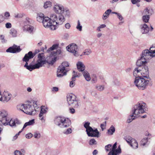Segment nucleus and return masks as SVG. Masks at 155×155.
Returning <instances> with one entry per match:
<instances>
[{
    "instance_id": "nucleus-1",
    "label": "nucleus",
    "mask_w": 155,
    "mask_h": 155,
    "mask_svg": "<svg viewBox=\"0 0 155 155\" xmlns=\"http://www.w3.org/2000/svg\"><path fill=\"white\" fill-rule=\"evenodd\" d=\"M61 51L60 50H58L52 52L50 55V58L51 60L49 62L44 59L45 57L43 53H39L38 55V59L37 61V63L34 65L30 64L28 65V62L30 59L33 58L32 51H29L28 54H25L23 59V61L26 62L24 66L27 69L30 71H31L34 69H38L42 67L44 64H46L47 63H48L50 64H53L56 61V55L57 54H60Z\"/></svg>"
},
{
    "instance_id": "nucleus-2",
    "label": "nucleus",
    "mask_w": 155,
    "mask_h": 155,
    "mask_svg": "<svg viewBox=\"0 0 155 155\" xmlns=\"http://www.w3.org/2000/svg\"><path fill=\"white\" fill-rule=\"evenodd\" d=\"M146 108V104L142 102H141L134 105L132 111V114L129 117L127 120V122H131L136 118L140 116V114L144 113V110Z\"/></svg>"
},
{
    "instance_id": "nucleus-3",
    "label": "nucleus",
    "mask_w": 155,
    "mask_h": 155,
    "mask_svg": "<svg viewBox=\"0 0 155 155\" xmlns=\"http://www.w3.org/2000/svg\"><path fill=\"white\" fill-rule=\"evenodd\" d=\"M14 120H12L8 116V111L5 110H0V125L6 126L9 125L11 127L15 126Z\"/></svg>"
},
{
    "instance_id": "nucleus-4",
    "label": "nucleus",
    "mask_w": 155,
    "mask_h": 155,
    "mask_svg": "<svg viewBox=\"0 0 155 155\" xmlns=\"http://www.w3.org/2000/svg\"><path fill=\"white\" fill-rule=\"evenodd\" d=\"M142 77L135 78L134 84L136 87L140 90H144L146 88L149 83V81L147 79L149 77L147 75H144Z\"/></svg>"
},
{
    "instance_id": "nucleus-5",
    "label": "nucleus",
    "mask_w": 155,
    "mask_h": 155,
    "mask_svg": "<svg viewBox=\"0 0 155 155\" xmlns=\"http://www.w3.org/2000/svg\"><path fill=\"white\" fill-rule=\"evenodd\" d=\"M54 124L61 128L68 127L71 124V120L63 117H57L54 120Z\"/></svg>"
},
{
    "instance_id": "nucleus-6",
    "label": "nucleus",
    "mask_w": 155,
    "mask_h": 155,
    "mask_svg": "<svg viewBox=\"0 0 155 155\" xmlns=\"http://www.w3.org/2000/svg\"><path fill=\"white\" fill-rule=\"evenodd\" d=\"M18 109L22 111L25 113L29 115H33L35 112V109L32 106L31 102L28 104H23L18 105L17 106Z\"/></svg>"
},
{
    "instance_id": "nucleus-7",
    "label": "nucleus",
    "mask_w": 155,
    "mask_h": 155,
    "mask_svg": "<svg viewBox=\"0 0 155 155\" xmlns=\"http://www.w3.org/2000/svg\"><path fill=\"white\" fill-rule=\"evenodd\" d=\"M90 123L88 122H85L84 124V127L86 129L88 136L89 137H99V132L97 129L94 130L90 126Z\"/></svg>"
},
{
    "instance_id": "nucleus-8",
    "label": "nucleus",
    "mask_w": 155,
    "mask_h": 155,
    "mask_svg": "<svg viewBox=\"0 0 155 155\" xmlns=\"http://www.w3.org/2000/svg\"><path fill=\"white\" fill-rule=\"evenodd\" d=\"M69 66V64L67 62H63L61 65L59 66L57 71V76L61 78L67 74V72L69 71L66 68Z\"/></svg>"
},
{
    "instance_id": "nucleus-9",
    "label": "nucleus",
    "mask_w": 155,
    "mask_h": 155,
    "mask_svg": "<svg viewBox=\"0 0 155 155\" xmlns=\"http://www.w3.org/2000/svg\"><path fill=\"white\" fill-rule=\"evenodd\" d=\"M134 76L135 78L139 77H142V75L143 76L145 75H148L149 74L148 68L147 66H143V67H138L136 68L133 71Z\"/></svg>"
},
{
    "instance_id": "nucleus-10",
    "label": "nucleus",
    "mask_w": 155,
    "mask_h": 155,
    "mask_svg": "<svg viewBox=\"0 0 155 155\" xmlns=\"http://www.w3.org/2000/svg\"><path fill=\"white\" fill-rule=\"evenodd\" d=\"M68 105L74 108H78L79 105L76 96L72 94H69L67 96Z\"/></svg>"
},
{
    "instance_id": "nucleus-11",
    "label": "nucleus",
    "mask_w": 155,
    "mask_h": 155,
    "mask_svg": "<svg viewBox=\"0 0 155 155\" xmlns=\"http://www.w3.org/2000/svg\"><path fill=\"white\" fill-rule=\"evenodd\" d=\"M51 19L52 22L54 23V24L57 25H61L65 21L64 16L61 15L58 17L55 14H52L51 15Z\"/></svg>"
},
{
    "instance_id": "nucleus-12",
    "label": "nucleus",
    "mask_w": 155,
    "mask_h": 155,
    "mask_svg": "<svg viewBox=\"0 0 155 155\" xmlns=\"http://www.w3.org/2000/svg\"><path fill=\"white\" fill-rule=\"evenodd\" d=\"M66 49L68 51L73 53L74 56H77L78 48L76 44L73 43L70 44L66 47Z\"/></svg>"
},
{
    "instance_id": "nucleus-13",
    "label": "nucleus",
    "mask_w": 155,
    "mask_h": 155,
    "mask_svg": "<svg viewBox=\"0 0 155 155\" xmlns=\"http://www.w3.org/2000/svg\"><path fill=\"white\" fill-rule=\"evenodd\" d=\"M125 140L134 149H136L138 147V144L137 141L130 137H128Z\"/></svg>"
},
{
    "instance_id": "nucleus-14",
    "label": "nucleus",
    "mask_w": 155,
    "mask_h": 155,
    "mask_svg": "<svg viewBox=\"0 0 155 155\" xmlns=\"http://www.w3.org/2000/svg\"><path fill=\"white\" fill-rule=\"evenodd\" d=\"M12 95L8 92L4 91L2 93L0 92V101H8L11 99Z\"/></svg>"
},
{
    "instance_id": "nucleus-15",
    "label": "nucleus",
    "mask_w": 155,
    "mask_h": 155,
    "mask_svg": "<svg viewBox=\"0 0 155 155\" xmlns=\"http://www.w3.org/2000/svg\"><path fill=\"white\" fill-rule=\"evenodd\" d=\"M53 9L56 13L61 15L64 13L65 11L63 6L58 4H56L54 5Z\"/></svg>"
},
{
    "instance_id": "nucleus-16",
    "label": "nucleus",
    "mask_w": 155,
    "mask_h": 155,
    "mask_svg": "<svg viewBox=\"0 0 155 155\" xmlns=\"http://www.w3.org/2000/svg\"><path fill=\"white\" fill-rule=\"evenodd\" d=\"M117 143H115L111 147V150L108 153L107 155H118L121 153L120 149L116 150Z\"/></svg>"
},
{
    "instance_id": "nucleus-17",
    "label": "nucleus",
    "mask_w": 155,
    "mask_h": 155,
    "mask_svg": "<svg viewBox=\"0 0 155 155\" xmlns=\"http://www.w3.org/2000/svg\"><path fill=\"white\" fill-rule=\"evenodd\" d=\"M141 56L143 57V58L147 60L154 57L153 56L152 53L148 49L145 50L143 51Z\"/></svg>"
},
{
    "instance_id": "nucleus-18",
    "label": "nucleus",
    "mask_w": 155,
    "mask_h": 155,
    "mask_svg": "<svg viewBox=\"0 0 155 155\" xmlns=\"http://www.w3.org/2000/svg\"><path fill=\"white\" fill-rule=\"evenodd\" d=\"M21 51L19 46H18L16 45H14L12 47H10L8 48L6 51L7 52H10L12 53H16L20 52Z\"/></svg>"
},
{
    "instance_id": "nucleus-19",
    "label": "nucleus",
    "mask_w": 155,
    "mask_h": 155,
    "mask_svg": "<svg viewBox=\"0 0 155 155\" xmlns=\"http://www.w3.org/2000/svg\"><path fill=\"white\" fill-rule=\"evenodd\" d=\"M51 18H50L48 17H45L44 18V20L42 21V23L44 27L48 28L52 23L51 22Z\"/></svg>"
},
{
    "instance_id": "nucleus-20",
    "label": "nucleus",
    "mask_w": 155,
    "mask_h": 155,
    "mask_svg": "<svg viewBox=\"0 0 155 155\" xmlns=\"http://www.w3.org/2000/svg\"><path fill=\"white\" fill-rule=\"evenodd\" d=\"M141 31L142 34H147L149 31V28L147 25L144 24L140 25Z\"/></svg>"
},
{
    "instance_id": "nucleus-21",
    "label": "nucleus",
    "mask_w": 155,
    "mask_h": 155,
    "mask_svg": "<svg viewBox=\"0 0 155 155\" xmlns=\"http://www.w3.org/2000/svg\"><path fill=\"white\" fill-rule=\"evenodd\" d=\"M150 11V10H148L147 8L144 10L145 14H146V15L142 17V19L144 22L147 23L148 21L150 18V16L149 15H147V14H149Z\"/></svg>"
},
{
    "instance_id": "nucleus-22",
    "label": "nucleus",
    "mask_w": 155,
    "mask_h": 155,
    "mask_svg": "<svg viewBox=\"0 0 155 155\" xmlns=\"http://www.w3.org/2000/svg\"><path fill=\"white\" fill-rule=\"evenodd\" d=\"M147 62V60L143 58V57L141 56L140 58L137 60L136 64L139 67L142 66V65L144 64Z\"/></svg>"
},
{
    "instance_id": "nucleus-23",
    "label": "nucleus",
    "mask_w": 155,
    "mask_h": 155,
    "mask_svg": "<svg viewBox=\"0 0 155 155\" xmlns=\"http://www.w3.org/2000/svg\"><path fill=\"white\" fill-rule=\"evenodd\" d=\"M22 28L24 31H27L30 33L32 32L34 29L33 26L29 25H24Z\"/></svg>"
},
{
    "instance_id": "nucleus-24",
    "label": "nucleus",
    "mask_w": 155,
    "mask_h": 155,
    "mask_svg": "<svg viewBox=\"0 0 155 155\" xmlns=\"http://www.w3.org/2000/svg\"><path fill=\"white\" fill-rule=\"evenodd\" d=\"M77 66L78 69L79 71H83L85 70V66L81 61H79L77 63Z\"/></svg>"
},
{
    "instance_id": "nucleus-25",
    "label": "nucleus",
    "mask_w": 155,
    "mask_h": 155,
    "mask_svg": "<svg viewBox=\"0 0 155 155\" xmlns=\"http://www.w3.org/2000/svg\"><path fill=\"white\" fill-rule=\"evenodd\" d=\"M45 17L44 15L42 13H38L37 15V20L39 22H42V21L44 20Z\"/></svg>"
},
{
    "instance_id": "nucleus-26",
    "label": "nucleus",
    "mask_w": 155,
    "mask_h": 155,
    "mask_svg": "<svg viewBox=\"0 0 155 155\" xmlns=\"http://www.w3.org/2000/svg\"><path fill=\"white\" fill-rule=\"evenodd\" d=\"M79 76L77 75H73L71 78V81L70 83V86L71 87H73L75 84V81L76 80L75 78L79 77Z\"/></svg>"
},
{
    "instance_id": "nucleus-27",
    "label": "nucleus",
    "mask_w": 155,
    "mask_h": 155,
    "mask_svg": "<svg viewBox=\"0 0 155 155\" xmlns=\"http://www.w3.org/2000/svg\"><path fill=\"white\" fill-rule=\"evenodd\" d=\"M112 10L110 9H108L104 13L102 18L103 20H105L108 18L109 15L111 12Z\"/></svg>"
},
{
    "instance_id": "nucleus-28",
    "label": "nucleus",
    "mask_w": 155,
    "mask_h": 155,
    "mask_svg": "<svg viewBox=\"0 0 155 155\" xmlns=\"http://www.w3.org/2000/svg\"><path fill=\"white\" fill-rule=\"evenodd\" d=\"M9 34L11 37H15L17 36V31L14 28H12L10 31Z\"/></svg>"
},
{
    "instance_id": "nucleus-29",
    "label": "nucleus",
    "mask_w": 155,
    "mask_h": 155,
    "mask_svg": "<svg viewBox=\"0 0 155 155\" xmlns=\"http://www.w3.org/2000/svg\"><path fill=\"white\" fill-rule=\"evenodd\" d=\"M83 74L84 78L87 81H89L90 80L91 77L87 71H84Z\"/></svg>"
},
{
    "instance_id": "nucleus-30",
    "label": "nucleus",
    "mask_w": 155,
    "mask_h": 155,
    "mask_svg": "<svg viewBox=\"0 0 155 155\" xmlns=\"http://www.w3.org/2000/svg\"><path fill=\"white\" fill-rule=\"evenodd\" d=\"M35 123V120L34 119H32L30 120L28 122L25 123L22 128V130L25 128L27 126H30L33 125Z\"/></svg>"
},
{
    "instance_id": "nucleus-31",
    "label": "nucleus",
    "mask_w": 155,
    "mask_h": 155,
    "mask_svg": "<svg viewBox=\"0 0 155 155\" xmlns=\"http://www.w3.org/2000/svg\"><path fill=\"white\" fill-rule=\"evenodd\" d=\"M115 128L112 125L108 130L107 133L110 135H112L115 131Z\"/></svg>"
},
{
    "instance_id": "nucleus-32",
    "label": "nucleus",
    "mask_w": 155,
    "mask_h": 155,
    "mask_svg": "<svg viewBox=\"0 0 155 155\" xmlns=\"http://www.w3.org/2000/svg\"><path fill=\"white\" fill-rule=\"evenodd\" d=\"M52 6V3L50 1H48L45 2L44 3L43 7L46 9L51 7Z\"/></svg>"
},
{
    "instance_id": "nucleus-33",
    "label": "nucleus",
    "mask_w": 155,
    "mask_h": 155,
    "mask_svg": "<svg viewBox=\"0 0 155 155\" xmlns=\"http://www.w3.org/2000/svg\"><path fill=\"white\" fill-rule=\"evenodd\" d=\"M148 142L147 137L144 138L141 140L140 143V145L144 146Z\"/></svg>"
},
{
    "instance_id": "nucleus-34",
    "label": "nucleus",
    "mask_w": 155,
    "mask_h": 155,
    "mask_svg": "<svg viewBox=\"0 0 155 155\" xmlns=\"http://www.w3.org/2000/svg\"><path fill=\"white\" fill-rule=\"evenodd\" d=\"M150 51L152 53L153 56L155 57V45H153L149 49Z\"/></svg>"
},
{
    "instance_id": "nucleus-35",
    "label": "nucleus",
    "mask_w": 155,
    "mask_h": 155,
    "mask_svg": "<svg viewBox=\"0 0 155 155\" xmlns=\"http://www.w3.org/2000/svg\"><path fill=\"white\" fill-rule=\"evenodd\" d=\"M58 47V45L54 44V45L52 47L49 48L48 50V52H50L51 51H53L55 49H57Z\"/></svg>"
},
{
    "instance_id": "nucleus-36",
    "label": "nucleus",
    "mask_w": 155,
    "mask_h": 155,
    "mask_svg": "<svg viewBox=\"0 0 155 155\" xmlns=\"http://www.w3.org/2000/svg\"><path fill=\"white\" fill-rule=\"evenodd\" d=\"M23 152L24 151L22 150H21V151L16 150L14 152V155H24Z\"/></svg>"
},
{
    "instance_id": "nucleus-37",
    "label": "nucleus",
    "mask_w": 155,
    "mask_h": 155,
    "mask_svg": "<svg viewBox=\"0 0 155 155\" xmlns=\"http://www.w3.org/2000/svg\"><path fill=\"white\" fill-rule=\"evenodd\" d=\"M91 51L90 49H86L82 53V55L80 56H82L83 55V54L84 55H89L91 53Z\"/></svg>"
},
{
    "instance_id": "nucleus-38",
    "label": "nucleus",
    "mask_w": 155,
    "mask_h": 155,
    "mask_svg": "<svg viewBox=\"0 0 155 155\" xmlns=\"http://www.w3.org/2000/svg\"><path fill=\"white\" fill-rule=\"evenodd\" d=\"M89 144L91 145H96L97 144V142L94 139H91L89 142Z\"/></svg>"
},
{
    "instance_id": "nucleus-39",
    "label": "nucleus",
    "mask_w": 155,
    "mask_h": 155,
    "mask_svg": "<svg viewBox=\"0 0 155 155\" xmlns=\"http://www.w3.org/2000/svg\"><path fill=\"white\" fill-rule=\"evenodd\" d=\"M112 145L111 144H108L105 146V149L107 151H109L111 150Z\"/></svg>"
},
{
    "instance_id": "nucleus-40",
    "label": "nucleus",
    "mask_w": 155,
    "mask_h": 155,
    "mask_svg": "<svg viewBox=\"0 0 155 155\" xmlns=\"http://www.w3.org/2000/svg\"><path fill=\"white\" fill-rule=\"evenodd\" d=\"M76 28L79 31H81L82 29V26L81 25L79 20H78V25L76 27Z\"/></svg>"
},
{
    "instance_id": "nucleus-41",
    "label": "nucleus",
    "mask_w": 155,
    "mask_h": 155,
    "mask_svg": "<svg viewBox=\"0 0 155 155\" xmlns=\"http://www.w3.org/2000/svg\"><path fill=\"white\" fill-rule=\"evenodd\" d=\"M57 25L54 24V23L53 22H52V23L51 25L48 28H49L50 29L52 30H54L56 29V26Z\"/></svg>"
},
{
    "instance_id": "nucleus-42",
    "label": "nucleus",
    "mask_w": 155,
    "mask_h": 155,
    "mask_svg": "<svg viewBox=\"0 0 155 155\" xmlns=\"http://www.w3.org/2000/svg\"><path fill=\"white\" fill-rule=\"evenodd\" d=\"M96 88L98 90L100 91H102L104 90V85H99L98 86H96Z\"/></svg>"
},
{
    "instance_id": "nucleus-43",
    "label": "nucleus",
    "mask_w": 155,
    "mask_h": 155,
    "mask_svg": "<svg viewBox=\"0 0 155 155\" xmlns=\"http://www.w3.org/2000/svg\"><path fill=\"white\" fill-rule=\"evenodd\" d=\"M44 114L40 112L39 115V119L41 120L42 122H44L45 121V120L44 118L43 114Z\"/></svg>"
},
{
    "instance_id": "nucleus-44",
    "label": "nucleus",
    "mask_w": 155,
    "mask_h": 155,
    "mask_svg": "<svg viewBox=\"0 0 155 155\" xmlns=\"http://www.w3.org/2000/svg\"><path fill=\"white\" fill-rule=\"evenodd\" d=\"M46 109L47 108L45 106L42 107L40 112L44 114H45L47 112Z\"/></svg>"
},
{
    "instance_id": "nucleus-45",
    "label": "nucleus",
    "mask_w": 155,
    "mask_h": 155,
    "mask_svg": "<svg viewBox=\"0 0 155 155\" xmlns=\"http://www.w3.org/2000/svg\"><path fill=\"white\" fill-rule=\"evenodd\" d=\"M34 137L36 138H39L41 137V134L40 133L38 132H35L34 135Z\"/></svg>"
},
{
    "instance_id": "nucleus-46",
    "label": "nucleus",
    "mask_w": 155,
    "mask_h": 155,
    "mask_svg": "<svg viewBox=\"0 0 155 155\" xmlns=\"http://www.w3.org/2000/svg\"><path fill=\"white\" fill-rule=\"evenodd\" d=\"M71 132L72 130L71 128H68L66 131L64 132V133L66 134H71Z\"/></svg>"
},
{
    "instance_id": "nucleus-47",
    "label": "nucleus",
    "mask_w": 155,
    "mask_h": 155,
    "mask_svg": "<svg viewBox=\"0 0 155 155\" xmlns=\"http://www.w3.org/2000/svg\"><path fill=\"white\" fill-rule=\"evenodd\" d=\"M116 15H117V17L120 21H121L123 19V18L122 15L120 14L117 12Z\"/></svg>"
},
{
    "instance_id": "nucleus-48",
    "label": "nucleus",
    "mask_w": 155,
    "mask_h": 155,
    "mask_svg": "<svg viewBox=\"0 0 155 155\" xmlns=\"http://www.w3.org/2000/svg\"><path fill=\"white\" fill-rule=\"evenodd\" d=\"M64 13L65 15L69 16L70 14V12L68 10H66L64 9Z\"/></svg>"
},
{
    "instance_id": "nucleus-49",
    "label": "nucleus",
    "mask_w": 155,
    "mask_h": 155,
    "mask_svg": "<svg viewBox=\"0 0 155 155\" xmlns=\"http://www.w3.org/2000/svg\"><path fill=\"white\" fill-rule=\"evenodd\" d=\"M5 27L7 28H9L12 27V24L9 22H8L5 24Z\"/></svg>"
},
{
    "instance_id": "nucleus-50",
    "label": "nucleus",
    "mask_w": 155,
    "mask_h": 155,
    "mask_svg": "<svg viewBox=\"0 0 155 155\" xmlns=\"http://www.w3.org/2000/svg\"><path fill=\"white\" fill-rule=\"evenodd\" d=\"M33 136V135L31 133H28L26 135L25 137L27 138L30 139Z\"/></svg>"
},
{
    "instance_id": "nucleus-51",
    "label": "nucleus",
    "mask_w": 155,
    "mask_h": 155,
    "mask_svg": "<svg viewBox=\"0 0 155 155\" xmlns=\"http://www.w3.org/2000/svg\"><path fill=\"white\" fill-rule=\"evenodd\" d=\"M30 19L28 18H26V21L24 22V25H28L30 22Z\"/></svg>"
},
{
    "instance_id": "nucleus-52",
    "label": "nucleus",
    "mask_w": 155,
    "mask_h": 155,
    "mask_svg": "<svg viewBox=\"0 0 155 155\" xmlns=\"http://www.w3.org/2000/svg\"><path fill=\"white\" fill-rule=\"evenodd\" d=\"M140 0H131V2L133 4H135L139 2Z\"/></svg>"
},
{
    "instance_id": "nucleus-53",
    "label": "nucleus",
    "mask_w": 155,
    "mask_h": 155,
    "mask_svg": "<svg viewBox=\"0 0 155 155\" xmlns=\"http://www.w3.org/2000/svg\"><path fill=\"white\" fill-rule=\"evenodd\" d=\"M131 68L129 67L126 68L125 71L126 73H129L131 71Z\"/></svg>"
},
{
    "instance_id": "nucleus-54",
    "label": "nucleus",
    "mask_w": 155,
    "mask_h": 155,
    "mask_svg": "<svg viewBox=\"0 0 155 155\" xmlns=\"http://www.w3.org/2000/svg\"><path fill=\"white\" fill-rule=\"evenodd\" d=\"M14 121H15V126H16V124H20V121L17 119H15L14 120Z\"/></svg>"
},
{
    "instance_id": "nucleus-55",
    "label": "nucleus",
    "mask_w": 155,
    "mask_h": 155,
    "mask_svg": "<svg viewBox=\"0 0 155 155\" xmlns=\"http://www.w3.org/2000/svg\"><path fill=\"white\" fill-rule=\"evenodd\" d=\"M69 112L71 114H74L75 112V110L73 108H70L69 109Z\"/></svg>"
},
{
    "instance_id": "nucleus-56",
    "label": "nucleus",
    "mask_w": 155,
    "mask_h": 155,
    "mask_svg": "<svg viewBox=\"0 0 155 155\" xmlns=\"http://www.w3.org/2000/svg\"><path fill=\"white\" fill-rule=\"evenodd\" d=\"M97 77L95 75L94 77L92 79V81L94 83H95L97 82Z\"/></svg>"
},
{
    "instance_id": "nucleus-57",
    "label": "nucleus",
    "mask_w": 155,
    "mask_h": 155,
    "mask_svg": "<svg viewBox=\"0 0 155 155\" xmlns=\"http://www.w3.org/2000/svg\"><path fill=\"white\" fill-rule=\"evenodd\" d=\"M36 103H37V102L36 101H32V103L31 102L32 105L33 104V106H32L34 108L37 107Z\"/></svg>"
},
{
    "instance_id": "nucleus-58",
    "label": "nucleus",
    "mask_w": 155,
    "mask_h": 155,
    "mask_svg": "<svg viewBox=\"0 0 155 155\" xmlns=\"http://www.w3.org/2000/svg\"><path fill=\"white\" fill-rule=\"evenodd\" d=\"M65 26L67 29H68L70 28L71 25L69 23H67L65 25Z\"/></svg>"
},
{
    "instance_id": "nucleus-59",
    "label": "nucleus",
    "mask_w": 155,
    "mask_h": 155,
    "mask_svg": "<svg viewBox=\"0 0 155 155\" xmlns=\"http://www.w3.org/2000/svg\"><path fill=\"white\" fill-rule=\"evenodd\" d=\"M40 51L39 50H36L35 51V52L33 53H32V55L33 56V57L36 55V54L39 52Z\"/></svg>"
},
{
    "instance_id": "nucleus-60",
    "label": "nucleus",
    "mask_w": 155,
    "mask_h": 155,
    "mask_svg": "<svg viewBox=\"0 0 155 155\" xmlns=\"http://www.w3.org/2000/svg\"><path fill=\"white\" fill-rule=\"evenodd\" d=\"M4 16L6 18L10 16V15L9 12H6L5 13Z\"/></svg>"
},
{
    "instance_id": "nucleus-61",
    "label": "nucleus",
    "mask_w": 155,
    "mask_h": 155,
    "mask_svg": "<svg viewBox=\"0 0 155 155\" xmlns=\"http://www.w3.org/2000/svg\"><path fill=\"white\" fill-rule=\"evenodd\" d=\"M18 134H16L15 136L13 137L12 139V141H14L18 137Z\"/></svg>"
},
{
    "instance_id": "nucleus-62",
    "label": "nucleus",
    "mask_w": 155,
    "mask_h": 155,
    "mask_svg": "<svg viewBox=\"0 0 155 155\" xmlns=\"http://www.w3.org/2000/svg\"><path fill=\"white\" fill-rule=\"evenodd\" d=\"M58 87H53V89L52 90V91H55V92H57L58 91Z\"/></svg>"
},
{
    "instance_id": "nucleus-63",
    "label": "nucleus",
    "mask_w": 155,
    "mask_h": 155,
    "mask_svg": "<svg viewBox=\"0 0 155 155\" xmlns=\"http://www.w3.org/2000/svg\"><path fill=\"white\" fill-rule=\"evenodd\" d=\"M98 153V151L96 150H95L93 152V155H96Z\"/></svg>"
},
{
    "instance_id": "nucleus-64",
    "label": "nucleus",
    "mask_w": 155,
    "mask_h": 155,
    "mask_svg": "<svg viewBox=\"0 0 155 155\" xmlns=\"http://www.w3.org/2000/svg\"><path fill=\"white\" fill-rule=\"evenodd\" d=\"M106 26V25H105V24H102V25H101L99 27H100V28H104Z\"/></svg>"
}]
</instances>
